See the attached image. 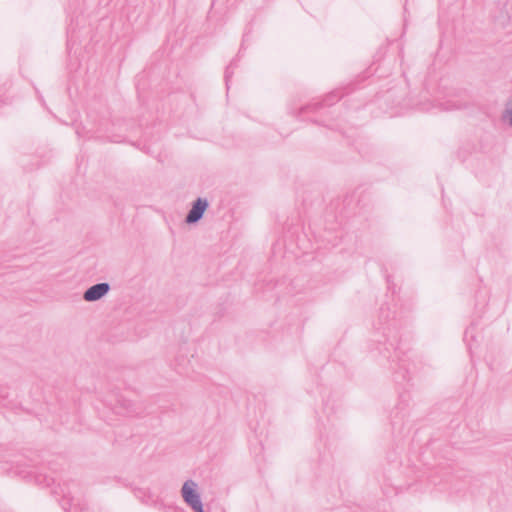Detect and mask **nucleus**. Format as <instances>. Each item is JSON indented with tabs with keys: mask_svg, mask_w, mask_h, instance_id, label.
<instances>
[{
	"mask_svg": "<svg viewBox=\"0 0 512 512\" xmlns=\"http://www.w3.org/2000/svg\"><path fill=\"white\" fill-rule=\"evenodd\" d=\"M35 481L38 485L50 487L55 483V479L48 475L38 474L35 475Z\"/></svg>",
	"mask_w": 512,
	"mask_h": 512,
	"instance_id": "10",
	"label": "nucleus"
},
{
	"mask_svg": "<svg viewBox=\"0 0 512 512\" xmlns=\"http://www.w3.org/2000/svg\"><path fill=\"white\" fill-rule=\"evenodd\" d=\"M181 494L184 501L194 512H205L200 494L197 491V484L193 480L189 479L184 482Z\"/></svg>",
	"mask_w": 512,
	"mask_h": 512,
	"instance_id": "4",
	"label": "nucleus"
},
{
	"mask_svg": "<svg viewBox=\"0 0 512 512\" xmlns=\"http://www.w3.org/2000/svg\"><path fill=\"white\" fill-rule=\"evenodd\" d=\"M343 94L340 91H332L322 101H316L300 107L297 111L291 113L299 119L304 120L305 116L310 113H318L320 110L330 107L342 98Z\"/></svg>",
	"mask_w": 512,
	"mask_h": 512,
	"instance_id": "3",
	"label": "nucleus"
},
{
	"mask_svg": "<svg viewBox=\"0 0 512 512\" xmlns=\"http://www.w3.org/2000/svg\"><path fill=\"white\" fill-rule=\"evenodd\" d=\"M15 464H16V469H18L22 465V462H21V460H17V461H15ZM15 473L23 476L24 478L31 475V472H25L24 470H16Z\"/></svg>",
	"mask_w": 512,
	"mask_h": 512,
	"instance_id": "13",
	"label": "nucleus"
},
{
	"mask_svg": "<svg viewBox=\"0 0 512 512\" xmlns=\"http://www.w3.org/2000/svg\"><path fill=\"white\" fill-rule=\"evenodd\" d=\"M401 400L395 408L394 415L392 416V423L396 424V418L400 415V418H404L406 416V407L408 406V398L409 396L404 394L400 396Z\"/></svg>",
	"mask_w": 512,
	"mask_h": 512,
	"instance_id": "8",
	"label": "nucleus"
},
{
	"mask_svg": "<svg viewBox=\"0 0 512 512\" xmlns=\"http://www.w3.org/2000/svg\"><path fill=\"white\" fill-rule=\"evenodd\" d=\"M52 492L55 495L61 496L59 502L65 512H90L86 503L72 495V489L69 484H58Z\"/></svg>",
	"mask_w": 512,
	"mask_h": 512,
	"instance_id": "2",
	"label": "nucleus"
},
{
	"mask_svg": "<svg viewBox=\"0 0 512 512\" xmlns=\"http://www.w3.org/2000/svg\"><path fill=\"white\" fill-rule=\"evenodd\" d=\"M3 103H4V101L2 99H0V105L3 104Z\"/></svg>",
	"mask_w": 512,
	"mask_h": 512,
	"instance_id": "20",
	"label": "nucleus"
},
{
	"mask_svg": "<svg viewBox=\"0 0 512 512\" xmlns=\"http://www.w3.org/2000/svg\"><path fill=\"white\" fill-rule=\"evenodd\" d=\"M8 397V393L6 392V390L4 388H1L0 387V399H6Z\"/></svg>",
	"mask_w": 512,
	"mask_h": 512,
	"instance_id": "14",
	"label": "nucleus"
},
{
	"mask_svg": "<svg viewBox=\"0 0 512 512\" xmlns=\"http://www.w3.org/2000/svg\"><path fill=\"white\" fill-rule=\"evenodd\" d=\"M240 52H241V50L238 52L237 56L230 61L229 65L225 69L224 78H225V83H226L227 89H229V83H230L231 77L234 73V69L237 68V66H238Z\"/></svg>",
	"mask_w": 512,
	"mask_h": 512,
	"instance_id": "9",
	"label": "nucleus"
},
{
	"mask_svg": "<svg viewBox=\"0 0 512 512\" xmlns=\"http://www.w3.org/2000/svg\"><path fill=\"white\" fill-rule=\"evenodd\" d=\"M71 486H72V488H76L77 484L73 482V483H71Z\"/></svg>",
	"mask_w": 512,
	"mask_h": 512,
	"instance_id": "19",
	"label": "nucleus"
},
{
	"mask_svg": "<svg viewBox=\"0 0 512 512\" xmlns=\"http://www.w3.org/2000/svg\"><path fill=\"white\" fill-rule=\"evenodd\" d=\"M111 286L107 282L94 284L83 293V299L87 302H96L102 299L110 291Z\"/></svg>",
	"mask_w": 512,
	"mask_h": 512,
	"instance_id": "6",
	"label": "nucleus"
},
{
	"mask_svg": "<svg viewBox=\"0 0 512 512\" xmlns=\"http://www.w3.org/2000/svg\"><path fill=\"white\" fill-rule=\"evenodd\" d=\"M387 283H388V288L391 289V287H390V276H387Z\"/></svg>",
	"mask_w": 512,
	"mask_h": 512,
	"instance_id": "18",
	"label": "nucleus"
},
{
	"mask_svg": "<svg viewBox=\"0 0 512 512\" xmlns=\"http://www.w3.org/2000/svg\"><path fill=\"white\" fill-rule=\"evenodd\" d=\"M309 120H310L311 122H313V123H316V124H322V125H324V123H323L322 121H319L318 119H309ZM325 126L330 127L329 125H326V124H325Z\"/></svg>",
	"mask_w": 512,
	"mask_h": 512,
	"instance_id": "15",
	"label": "nucleus"
},
{
	"mask_svg": "<svg viewBox=\"0 0 512 512\" xmlns=\"http://www.w3.org/2000/svg\"><path fill=\"white\" fill-rule=\"evenodd\" d=\"M209 206V202L206 198L198 197L188 211L185 222L189 225L198 223L204 216L205 211Z\"/></svg>",
	"mask_w": 512,
	"mask_h": 512,
	"instance_id": "5",
	"label": "nucleus"
},
{
	"mask_svg": "<svg viewBox=\"0 0 512 512\" xmlns=\"http://www.w3.org/2000/svg\"><path fill=\"white\" fill-rule=\"evenodd\" d=\"M444 105V109L445 110H453V109H460L462 108V105L460 103H455V102H446V103H443Z\"/></svg>",
	"mask_w": 512,
	"mask_h": 512,
	"instance_id": "12",
	"label": "nucleus"
},
{
	"mask_svg": "<svg viewBox=\"0 0 512 512\" xmlns=\"http://www.w3.org/2000/svg\"><path fill=\"white\" fill-rule=\"evenodd\" d=\"M503 118L508 119L509 125L512 127V100L508 102L503 113Z\"/></svg>",
	"mask_w": 512,
	"mask_h": 512,
	"instance_id": "11",
	"label": "nucleus"
},
{
	"mask_svg": "<svg viewBox=\"0 0 512 512\" xmlns=\"http://www.w3.org/2000/svg\"><path fill=\"white\" fill-rule=\"evenodd\" d=\"M421 110H429L430 109V105H422L420 107Z\"/></svg>",
	"mask_w": 512,
	"mask_h": 512,
	"instance_id": "17",
	"label": "nucleus"
},
{
	"mask_svg": "<svg viewBox=\"0 0 512 512\" xmlns=\"http://www.w3.org/2000/svg\"><path fill=\"white\" fill-rule=\"evenodd\" d=\"M402 321L396 317L388 305L379 309L376 329L379 331L373 340L371 352L391 362L394 381L398 384L409 382L412 377L414 363L407 355L408 350L401 346L399 335Z\"/></svg>",
	"mask_w": 512,
	"mask_h": 512,
	"instance_id": "1",
	"label": "nucleus"
},
{
	"mask_svg": "<svg viewBox=\"0 0 512 512\" xmlns=\"http://www.w3.org/2000/svg\"><path fill=\"white\" fill-rule=\"evenodd\" d=\"M473 329H474V328H473V326H471V327L467 328V329H466V331H465V337H468V335H469L470 333H472V330H473Z\"/></svg>",
	"mask_w": 512,
	"mask_h": 512,
	"instance_id": "16",
	"label": "nucleus"
},
{
	"mask_svg": "<svg viewBox=\"0 0 512 512\" xmlns=\"http://www.w3.org/2000/svg\"><path fill=\"white\" fill-rule=\"evenodd\" d=\"M112 409L117 414H122V415H127V416H133V415L138 414L132 401L125 399L123 397L117 399V402L112 407Z\"/></svg>",
	"mask_w": 512,
	"mask_h": 512,
	"instance_id": "7",
	"label": "nucleus"
}]
</instances>
